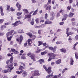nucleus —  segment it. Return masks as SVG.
<instances>
[{
	"instance_id": "obj_9",
	"label": "nucleus",
	"mask_w": 78,
	"mask_h": 78,
	"mask_svg": "<svg viewBox=\"0 0 78 78\" xmlns=\"http://www.w3.org/2000/svg\"><path fill=\"white\" fill-rule=\"evenodd\" d=\"M31 58V59L33 60L34 61H36V56L34 54H32L30 56Z\"/></svg>"
},
{
	"instance_id": "obj_34",
	"label": "nucleus",
	"mask_w": 78,
	"mask_h": 78,
	"mask_svg": "<svg viewBox=\"0 0 78 78\" xmlns=\"http://www.w3.org/2000/svg\"><path fill=\"white\" fill-rule=\"evenodd\" d=\"M35 21L36 23H39V19L38 18H37L35 20Z\"/></svg>"
},
{
	"instance_id": "obj_33",
	"label": "nucleus",
	"mask_w": 78,
	"mask_h": 78,
	"mask_svg": "<svg viewBox=\"0 0 78 78\" xmlns=\"http://www.w3.org/2000/svg\"><path fill=\"white\" fill-rule=\"evenodd\" d=\"M12 37H13V36L12 35L9 37H7V39L8 41H11V38H12Z\"/></svg>"
},
{
	"instance_id": "obj_8",
	"label": "nucleus",
	"mask_w": 78,
	"mask_h": 78,
	"mask_svg": "<svg viewBox=\"0 0 78 78\" xmlns=\"http://www.w3.org/2000/svg\"><path fill=\"white\" fill-rule=\"evenodd\" d=\"M20 22V21L19 20L17 21H16L14 23H13L12 24V25L14 26V27H17V26H18L19 25V22Z\"/></svg>"
},
{
	"instance_id": "obj_26",
	"label": "nucleus",
	"mask_w": 78,
	"mask_h": 78,
	"mask_svg": "<svg viewBox=\"0 0 78 78\" xmlns=\"http://www.w3.org/2000/svg\"><path fill=\"white\" fill-rule=\"evenodd\" d=\"M23 70H22L20 71H16V73H17V74H21V73H23Z\"/></svg>"
},
{
	"instance_id": "obj_25",
	"label": "nucleus",
	"mask_w": 78,
	"mask_h": 78,
	"mask_svg": "<svg viewBox=\"0 0 78 78\" xmlns=\"http://www.w3.org/2000/svg\"><path fill=\"white\" fill-rule=\"evenodd\" d=\"M17 32L18 33H24L23 31L22 30L20 29L17 30Z\"/></svg>"
},
{
	"instance_id": "obj_7",
	"label": "nucleus",
	"mask_w": 78,
	"mask_h": 78,
	"mask_svg": "<svg viewBox=\"0 0 78 78\" xmlns=\"http://www.w3.org/2000/svg\"><path fill=\"white\" fill-rule=\"evenodd\" d=\"M49 56L52 58V59H55V54L53 53H49L48 54Z\"/></svg>"
},
{
	"instance_id": "obj_38",
	"label": "nucleus",
	"mask_w": 78,
	"mask_h": 78,
	"mask_svg": "<svg viewBox=\"0 0 78 78\" xmlns=\"http://www.w3.org/2000/svg\"><path fill=\"white\" fill-rule=\"evenodd\" d=\"M68 70V69H67V68H66L64 69L62 72V73H64V72H65V71H66V70Z\"/></svg>"
},
{
	"instance_id": "obj_48",
	"label": "nucleus",
	"mask_w": 78,
	"mask_h": 78,
	"mask_svg": "<svg viewBox=\"0 0 78 78\" xmlns=\"http://www.w3.org/2000/svg\"><path fill=\"white\" fill-rule=\"evenodd\" d=\"M66 34H67V37H69L70 36V32L68 33L67 32H66Z\"/></svg>"
},
{
	"instance_id": "obj_44",
	"label": "nucleus",
	"mask_w": 78,
	"mask_h": 78,
	"mask_svg": "<svg viewBox=\"0 0 78 78\" xmlns=\"http://www.w3.org/2000/svg\"><path fill=\"white\" fill-rule=\"evenodd\" d=\"M9 32H10V35H12V34L13 33H14V30H12L10 31Z\"/></svg>"
},
{
	"instance_id": "obj_64",
	"label": "nucleus",
	"mask_w": 78,
	"mask_h": 78,
	"mask_svg": "<svg viewBox=\"0 0 78 78\" xmlns=\"http://www.w3.org/2000/svg\"><path fill=\"white\" fill-rule=\"evenodd\" d=\"M76 5L78 7V0H76Z\"/></svg>"
},
{
	"instance_id": "obj_32",
	"label": "nucleus",
	"mask_w": 78,
	"mask_h": 78,
	"mask_svg": "<svg viewBox=\"0 0 78 78\" xmlns=\"http://www.w3.org/2000/svg\"><path fill=\"white\" fill-rule=\"evenodd\" d=\"M47 51H45L44 52H41V55H44L47 54Z\"/></svg>"
},
{
	"instance_id": "obj_55",
	"label": "nucleus",
	"mask_w": 78,
	"mask_h": 78,
	"mask_svg": "<svg viewBox=\"0 0 78 78\" xmlns=\"http://www.w3.org/2000/svg\"><path fill=\"white\" fill-rule=\"evenodd\" d=\"M51 59H52V58L50 57H49V59L48 60V61L49 62V61H51Z\"/></svg>"
},
{
	"instance_id": "obj_15",
	"label": "nucleus",
	"mask_w": 78,
	"mask_h": 78,
	"mask_svg": "<svg viewBox=\"0 0 78 78\" xmlns=\"http://www.w3.org/2000/svg\"><path fill=\"white\" fill-rule=\"evenodd\" d=\"M28 44L29 46L31 47V44L32 43V40L31 39H29L27 40Z\"/></svg>"
},
{
	"instance_id": "obj_29",
	"label": "nucleus",
	"mask_w": 78,
	"mask_h": 78,
	"mask_svg": "<svg viewBox=\"0 0 78 78\" xmlns=\"http://www.w3.org/2000/svg\"><path fill=\"white\" fill-rule=\"evenodd\" d=\"M75 56L76 59H78V53L77 52H75Z\"/></svg>"
},
{
	"instance_id": "obj_14",
	"label": "nucleus",
	"mask_w": 78,
	"mask_h": 78,
	"mask_svg": "<svg viewBox=\"0 0 78 78\" xmlns=\"http://www.w3.org/2000/svg\"><path fill=\"white\" fill-rule=\"evenodd\" d=\"M0 11H1V14L2 16H4V13L3 12V7L2 6L0 7Z\"/></svg>"
},
{
	"instance_id": "obj_22",
	"label": "nucleus",
	"mask_w": 78,
	"mask_h": 78,
	"mask_svg": "<svg viewBox=\"0 0 78 78\" xmlns=\"http://www.w3.org/2000/svg\"><path fill=\"white\" fill-rule=\"evenodd\" d=\"M61 62V59H58L56 62V64H59Z\"/></svg>"
},
{
	"instance_id": "obj_21",
	"label": "nucleus",
	"mask_w": 78,
	"mask_h": 78,
	"mask_svg": "<svg viewBox=\"0 0 78 78\" xmlns=\"http://www.w3.org/2000/svg\"><path fill=\"white\" fill-rule=\"evenodd\" d=\"M74 14H75L74 13L70 12L69 15V17H73V16Z\"/></svg>"
},
{
	"instance_id": "obj_2",
	"label": "nucleus",
	"mask_w": 78,
	"mask_h": 78,
	"mask_svg": "<svg viewBox=\"0 0 78 78\" xmlns=\"http://www.w3.org/2000/svg\"><path fill=\"white\" fill-rule=\"evenodd\" d=\"M30 74L32 75V76H39V75H40L39 71L37 70H35L34 71H31Z\"/></svg>"
},
{
	"instance_id": "obj_35",
	"label": "nucleus",
	"mask_w": 78,
	"mask_h": 78,
	"mask_svg": "<svg viewBox=\"0 0 78 78\" xmlns=\"http://www.w3.org/2000/svg\"><path fill=\"white\" fill-rule=\"evenodd\" d=\"M72 37H71V36H69L68 38V41H69V42L70 43L72 41H72Z\"/></svg>"
},
{
	"instance_id": "obj_59",
	"label": "nucleus",
	"mask_w": 78,
	"mask_h": 78,
	"mask_svg": "<svg viewBox=\"0 0 78 78\" xmlns=\"http://www.w3.org/2000/svg\"><path fill=\"white\" fill-rule=\"evenodd\" d=\"M58 78V76L57 75L53 76L51 78Z\"/></svg>"
},
{
	"instance_id": "obj_62",
	"label": "nucleus",
	"mask_w": 78,
	"mask_h": 78,
	"mask_svg": "<svg viewBox=\"0 0 78 78\" xmlns=\"http://www.w3.org/2000/svg\"><path fill=\"white\" fill-rule=\"evenodd\" d=\"M71 9V6H68L67 7V9H68V10H70V9Z\"/></svg>"
},
{
	"instance_id": "obj_11",
	"label": "nucleus",
	"mask_w": 78,
	"mask_h": 78,
	"mask_svg": "<svg viewBox=\"0 0 78 78\" xmlns=\"http://www.w3.org/2000/svg\"><path fill=\"white\" fill-rule=\"evenodd\" d=\"M23 72V73H22V76H23L24 78H25V77H26L28 75L27 74V72L24 71Z\"/></svg>"
},
{
	"instance_id": "obj_53",
	"label": "nucleus",
	"mask_w": 78,
	"mask_h": 78,
	"mask_svg": "<svg viewBox=\"0 0 78 78\" xmlns=\"http://www.w3.org/2000/svg\"><path fill=\"white\" fill-rule=\"evenodd\" d=\"M73 49L74 50H76V46H73Z\"/></svg>"
},
{
	"instance_id": "obj_23",
	"label": "nucleus",
	"mask_w": 78,
	"mask_h": 78,
	"mask_svg": "<svg viewBox=\"0 0 78 78\" xmlns=\"http://www.w3.org/2000/svg\"><path fill=\"white\" fill-rule=\"evenodd\" d=\"M23 11L25 12V14H28V13H29L28 10L27 9H23Z\"/></svg>"
},
{
	"instance_id": "obj_63",
	"label": "nucleus",
	"mask_w": 78,
	"mask_h": 78,
	"mask_svg": "<svg viewBox=\"0 0 78 78\" xmlns=\"http://www.w3.org/2000/svg\"><path fill=\"white\" fill-rule=\"evenodd\" d=\"M75 39H76V40H78V35H76L75 36Z\"/></svg>"
},
{
	"instance_id": "obj_18",
	"label": "nucleus",
	"mask_w": 78,
	"mask_h": 78,
	"mask_svg": "<svg viewBox=\"0 0 78 78\" xmlns=\"http://www.w3.org/2000/svg\"><path fill=\"white\" fill-rule=\"evenodd\" d=\"M27 54L25 53L23 54L22 56H21V59H27V58H26L25 56Z\"/></svg>"
},
{
	"instance_id": "obj_27",
	"label": "nucleus",
	"mask_w": 78,
	"mask_h": 78,
	"mask_svg": "<svg viewBox=\"0 0 78 78\" xmlns=\"http://www.w3.org/2000/svg\"><path fill=\"white\" fill-rule=\"evenodd\" d=\"M51 6L50 5H48V7H47L46 8V10H48V9H49V10H50L51 9Z\"/></svg>"
},
{
	"instance_id": "obj_20",
	"label": "nucleus",
	"mask_w": 78,
	"mask_h": 78,
	"mask_svg": "<svg viewBox=\"0 0 78 78\" xmlns=\"http://www.w3.org/2000/svg\"><path fill=\"white\" fill-rule=\"evenodd\" d=\"M51 72L52 73L51 74H50L49 75H48L46 76V78H50L51 76H52V75H53V72L52 71L51 73Z\"/></svg>"
},
{
	"instance_id": "obj_30",
	"label": "nucleus",
	"mask_w": 78,
	"mask_h": 78,
	"mask_svg": "<svg viewBox=\"0 0 78 78\" xmlns=\"http://www.w3.org/2000/svg\"><path fill=\"white\" fill-rule=\"evenodd\" d=\"M41 64H42V62H44V59H41L39 60Z\"/></svg>"
},
{
	"instance_id": "obj_40",
	"label": "nucleus",
	"mask_w": 78,
	"mask_h": 78,
	"mask_svg": "<svg viewBox=\"0 0 78 78\" xmlns=\"http://www.w3.org/2000/svg\"><path fill=\"white\" fill-rule=\"evenodd\" d=\"M34 18H33L32 20V21L31 22V25H33L34 24Z\"/></svg>"
},
{
	"instance_id": "obj_41",
	"label": "nucleus",
	"mask_w": 78,
	"mask_h": 78,
	"mask_svg": "<svg viewBox=\"0 0 78 78\" xmlns=\"http://www.w3.org/2000/svg\"><path fill=\"white\" fill-rule=\"evenodd\" d=\"M50 15L51 16H55V13H54V12H51Z\"/></svg>"
},
{
	"instance_id": "obj_54",
	"label": "nucleus",
	"mask_w": 78,
	"mask_h": 78,
	"mask_svg": "<svg viewBox=\"0 0 78 78\" xmlns=\"http://www.w3.org/2000/svg\"><path fill=\"white\" fill-rule=\"evenodd\" d=\"M47 17H48V14L47 13H46L45 16V18L46 19H47Z\"/></svg>"
},
{
	"instance_id": "obj_5",
	"label": "nucleus",
	"mask_w": 78,
	"mask_h": 78,
	"mask_svg": "<svg viewBox=\"0 0 78 78\" xmlns=\"http://www.w3.org/2000/svg\"><path fill=\"white\" fill-rule=\"evenodd\" d=\"M43 67L44 68V69H45V70H46V71L48 72V74H50V73L52 72V71H51V67H48V69L47 68L46 66H43Z\"/></svg>"
},
{
	"instance_id": "obj_39",
	"label": "nucleus",
	"mask_w": 78,
	"mask_h": 78,
	"mask_svg": "<svg viewBox=\"0 0 78 78\" xmlns=\"http://www.w3.org/2000/svg\"><path fill=\"white\" fill-rule=\"evenodd\" d=\"M23 66H19V70H23Z\"/></svg>"
},
{
	"instance_id": "obj_46",
	"label": "nucleus",
	"mask_w": 78,
	"mask_h": 78,
	"mask_svg": "<svg viewBox=\"0 0 78 78\" xmlns=\"http://www.w3.org/2000/svg\"><path fill=\"white\" fill-rule=\"evenodd\" d=\"M14 54H16V55L17 54H19V51H16V50H15V51L14 52Z\"/></svg>"
},
{
	"instance_id": "obj_24",
	"label": "nucleus",
	"mask_w": 78,
	"mask_h": 78,
	"mask_svg": "<svg viewBox=\"0 0 78 78\" xmlns=\"http://www.w3.org/2000/svg\"><path fill=\"white\" fill-rule=\"evenodd\" d=\"M31 15H30L29 14V15H25V17L27 19H29L30 18H31Z\"/></svg>"
},
{
	"instance_id": "obj_51",
	"label": "nucleus",
	"mask_w": 78,
	"mask_h": 78,
	"mask_svg": "<svg viewBox=\"0 0 78 78\" xmlns=\"http://www.w3.org/2000/svg\"><path fill=\"white\" fill-rule=\"evenodd\" d=\"M9 35H10V32H8L6 34V36L7 37L9 36Z\"/></svg>"
},
{
	"instance_id": "obj_16",
	"label": "nucleus",
	"mask_w": 78,
	"mask_h": 78,
	"mask_svg": "<svg viewBox=\"0 0 78 78\" xmlns=\"http://www.w3.org/2000/svg\"><path fill=\"white\" fill-rule=\"evenodd\" d=\"M45 26L44 25H41L40 26H35V27L36 28H44V27Z\"/></svg>"
},
{
	"instance_id": "obj_42",
	"label": "nucleus",
	"mask_w": 78,
	"mask_h": 78,
	"mask_svg": "<svg viewBox=\"0 0 78 78\" xmlns=\"http://www.w3.org/2000/svg\"><path fill=\"white\" fill-rule=\"evenodd\" d=\"M7 10L8 11H9V10H10V9H9V8H10V5H7Z\"/></svg>"
},
{
	"instance_id": "obj_6",
	"label": "nucleus",
	"mask_w": 78,
	"mask_h": 78,
	"mask_svg": "<svg viewBox=\"0 0 78 78\" xmlns=\"http://www.w3.org/2000/svg\"><path fill=\"white\" fill-rule=\"evenodd\" d=\"M48 48L49 50H51V51H53V52H55L56 51V47L55 46H54V48H53L52 47H50V46H49Z\"/></svg>"
},
{
	"instance_id": "obj_56",
	"label": "nucleus",
	"mask_w": 78,
	"mask_h": 78,
	"mask_svg": "<svg viewBox=\"0 0 78 78\" xmlns=\"http://www.w3.org/2000/svg\"><path fill=\"white\" fill-rule=\"evenodd\" d=\"M4 21L3 19H0V24L2 23Z\"/></svg>"
},
{
	"instance_id": "obj_52",
	"label": "nucleus",
	"mask_w": 78,
	"mask_h": 78,
	"mask_svg": "<svg viewBox=\"0 0 78 78\" xmlns=\"http://www.w3.org/2000/svg\"><path fill=\"white\" fill-rule=\"evenodd\" d=\"M72 23L73 26H75L76 25V22H72Z\"/></svg>"
},
{
	"instance_id": "obj_13",
	"label": "nucleus",
	"mask_w": 78,
	"mask_h": 78,
	"mask_svg": "<svg viewBox=\"0 0 78 78\" xmlns=\"http://www.w3.org/2000/svg\"><path fill=\"white\" fill-rule=\"evenodd\" d=\"M60 51L62 53H66L67 52V50L65 48H62L60 49Z\"/></svg>"
},
{
	"instance_id": "obj_61",
	"label": "nucleus",
	"mask_w": 78,
	"mask_h": 78,
	"mask_svg": "<svg viewBox=\"0 0 78 78\" xmlns=\"http://www.w3.org/2000/svg\"><path fill=\"white\" fill-rule=\"evenodd\" d=\"M20 63L21 64H22L24 67H25V63H24L21 62Z\"/></svg>"
},
{
	"instance_id": "obj_10",
	"label": "nucleus",
	"mask_w": 78,
	"mask_h": 78,
	"mask_svg": "<svg viewBox=\"0 0 78 78\" xmlns=\"http://www.w3.org/2000/svg\"><path fill=\"white\" fill-rule=\"evenodd\" d=\"M49 20H47L45 22L44 24H45V25H50V24H52V23H53V22Z\"/></svg>"
},
{
	"instance_id": "obj_57",
	"label": "nucleus",
	"mask_w": 78,
	"mask_h": 78,
	"mask_svg": "<svg viewBox=\"0 0 78 78\" xmlns=\"http://www.w3.org/2000/svg\"><path fill=\"white\" fill-rule=\"evenodd\" d=\"M70 62H74V61L73 60V59L72 58H70Z\"/></svg>"
},
{
	"instance_id": "obj_1",
	"label": "nucleus",
	"mask_w": 78,
	"mask_h": 78,
	"mask_svg": "<svg viewBox=\"0 0 78 78\" xmlns=\"http://www.w3.org/2000/svg\"><path fill=\"white\" fill-rule=\"evenodd\" d=\"M13 66V65H7L5 67L7 69H8V70H2V72L3 73H7V72H11V70L14 69V67H12Z\"/></svg>"
},
{
	"instance_id": "obj_49",
	"label": "nucleus",
	"mask_w": 78,
	"mask_h": 78,
	"mask_svg": "<svg viewBox=\"0 0 78 78\" xmlns=\"http://www.w3.org/2000/svg\"><path fill=\"white\" fill-rule=\"evenodd\" d=\"M22 14V12H17L16 15L17 16H20V15H21Z\"/></svg>"
},
{
	"instance_id": "obj_28",
	"label": "nucleus",
	"mask_w": 78,
	"mask_h": 78,
	"mask_svg": "<svg viewBox=\"0 0 78 78\" xmlns=\"http://www.w3.org/2000/svg\"><path fill=\"white\" fill-rule=\"evenodd\" d=\"M42 51V50L40 49L39 48H37V51H35V52L36 53H38L40 52V51Z\"/></svg>"
},
{
	"instance_id": "obj_47",
	"label": "nucleus",
	"mask_w": 78,
	"mask_h": 78,
	"mask_svg": "<svg viewBox=\"0 0 78 78\" xmlns=\"http://www.w3.org/2000/svg\"><path fill=\"white\" fill-rule=\"evenodd\" d=\"M11 49L12 51V52H14L15 51H16V49L13 48H11Z\"/></svg>"
},
{
	"instance_id": "obj_60",
	"label": "nucleus",
	"mask_w": 78,
	"mask_h": 78,
	"mask_svg": "<svg viewBox=\"0 0 78 78\" xmlns=\"http://www.w3.org/2000/svg\"><path fill=\"white\" fill-rule=\"evenodd\" d=\"M50 33L51 34H54V32H52V30H51L50 31Z\"/></svg>"
},
{
	"instance_id": "obj_3",
	"label": "nucleus",
	"mask_w": 78,
	"mask_h": 78,
	"mask_svg": "<svg viewBox=\"0 0 78 78\" xmlns=\"http://www.w3.org/2000/svg\"><path fill=\"white\" fill-rule=\"evenodd\" d=\"M23 39V37L22 35H20L19 37V38H18L16 39V41L18 42L19 44H21L22 43V40Z\"/></svg>"
},
{
	"instance_id": "obj_45",
	"label": "nucleus",
	"mask_w": 78,
	"mask_h": 78,
	"mask_svg": "<svg viewBox=\"0 0 78 78\" xmlns=\"http://www.w3.org/2000/svg\"><path fill=\"white\" fill-rule=\"evenodd\" d=\"M15 10L14 9H13L12 7H11L10 9V10L9 11H11L12 12V11H14Z\"/></svg>"
},
{
	"instance_id": "obj_12",
	"label": "nucleus",
	"mask_w": 78,
	"mask_h": 78,
	"mask_svg": "<svg viewBox=\"0 0 78 78\" xmlns=\"http://www.w3.org/2000/svg\"><path fill=\"white\" fill-rule=\"evenodd\" d=\"M67 17H68V15H67V14H64L63 18L62 19V21H63L64 20H64H66Z\"/></svg>"
},
{
	"instance_id": "obj_19",
	"label": "nucleus",
	"mask_w": 78,
	"mask_h": 78,
	"mask_svg": "<svg viewBox=\"0 0 78 78\" xmlns=\"http://www.w3.org/2000/svg\"><path fill=\"white\" fill-rule=\"evenodd\" d=\"M16 5L18 9V11H20V8H21V5H19V3L17 2L16 4ZM19 6V7H18Z\"/></svg>"
},
{
	"instance_id": "obj_4",
	"label": "nucleus",
	"mask_w": 78,
	"mask_h": 78,
	"mask_svg": "<svg viewBox=\"0 0 78 78\" xmlns=\"http://www.w3.org/2000/svg\"><path fill=\"white\" fill-rule=\"evenodd\" d=\"M27 34L28 35V36H29L30 38H32V40H34L35 39H36V36L34 35H32V34L30 32L27 33Z\"/></svg>"
},
{
	"instance_id": "obj_17",
	"label": "nucleus",
	"mask_w": 78,
	"mask_h": 78,
	"mask_svg": "<svg viewBox=\"0 0 78 78\" xmlns=\"http://www.w3.org/2000/svg\"><path fill=\"white\" fill-rule=\"evenodd\" d=\"M13 57L12 56L11 58H10L9 60V61L10 62V64H8L7 65H13V64L12 63V61H13Z\"/></svg>"
},
{
	"instance_id": "obj_36",
	"label": "nucleus",
	"mask_w": 78,
	"mask_h": 78,
	"mask_svg": "<svg viewBox=\"0 0 78 78\" xmlns=\"http://www.w3.org/2000/svg\"><path fill=\"white\" fill-rule=\"evenodd\" d=\"M38 43L39 44L38 45V46H41V45L43 44V42H42V41H38Z\"/></svg>"
},
{
	"instance_id": "obj_31",
	"label": "nucleus",
	"mask_w": 78,
	"mask_h": 78,
	"mask_svg": "<svg viewBox=\"0 0 78 78\" xmlns=\"http://www.w3.org/2000/svg\"><path fill=\"white\" fill-rule=\"evenodd\" d=\"M38 11V9H37L36 10H35L34 12L33 13V15L34 16V15H36L37 14V12Z\"/></svg>"
},
{
	"instance_id": "obj_43",
	"label": "nucleus",
	"mask_w": 78,
	"mask_h": 78,
	"mask_svg": "<svg viewBox=\"0 0 78 78\" xmlns=\"http://www.w3.org/2000/svg\"><path fill=\"white\" fill-rule=\"evenodd\" d=\"M51 0H48V3L47 4V5H48L49 4H51Z\"/></svg>"
},
{
	"instance_id": "obj_58",
	"label": "nucleus",
	"mask_w": 78,
	"mask_h": 78,
	"mask_svg": "<svg viewBox=\"0 0 78 78\" xmlns=\"http://www.w3.org/2000/svg\"><path fill=\"white\" fill-rule=\"evenodd\" d=\"M64 22H61L59 23V24L60 25H64Z\"/></svg>"
},
{
	"instance_id": "obj_37",
	"label": "nucleus",
	"mask_w": 78,
	"mask_h": 78,
	"mask_svg": "<svg viewBox=\"0 0 78 78\" xmlns=\"http://www.w3.org/2000/svg\"><path fill=\"white\" fill-rule=\"evenodd\" d=\"M61 43H62V42H61V41H57L56 42V44L57 45H59V44H61Z\"/></svg>"
},
{
	"instance_id": "obj_50",
	"label": "nucleus",
	"mask_w": 78,
	"mask_h": 78,
	"mask_svg": "<svg viewBox=\"0 0 78 78\" xmlns=\"http://www.w3.org/2000/svg\"><path fill=\"white\" fill-rule=\"evenodd\" d=\"M57 37H54V39L52 41V42H55V39H56V38H57Z\"/></svg>"
}]
</instances>
